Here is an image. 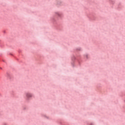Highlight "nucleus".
Instances as JSON below:
<instances>
[{"instance_id":"nucleus-1","label":"nucleus","mask_w":125,"mask_h":125,"mask_svg":"<svg viewBox=\"0 0 125 125\" xmlns=\"http://www.w3.org/2000/svg\"><path fill=\"white\" fill-rule=\"evenodd\" d=\"M32 95H31V93H26V97H27V98H30V97H32Z\"/></svg>"}]
</instances>
